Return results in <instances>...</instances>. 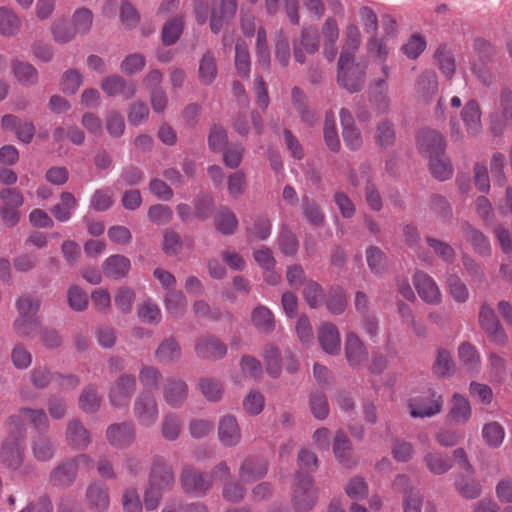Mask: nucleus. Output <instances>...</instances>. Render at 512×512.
Here are the masks:
<instances>
[{"instance_id": "a878e982", "label": "nucleus", "mask_w": 512, "mask_h": 512, "mask_svg": "<svg viewBox=\"0 0 512 512\" xmlns=\"http://www.w3.org/2000/svg\"><path fill=\"white\" fill-rule=\"evenodd\" d=\"M131 269L130 260L123 255H112L102 264L103 274L112 280L124 278Z\"/></svg>"}, {"instance_id": "6e6d98bb", "label": "nucleus", "mask_w": 512, "mask_h": 512, "mask_svg": "<svg viewBox=\"0 0 512 512\" xmlns=\"http://www.w3.org/2000/svg\"><path fill=\"white\" fill-rule=\"evenodd\" d=\"M375 142L381 148H388L395 142V130L391 122L383 120L375 132Z\"/></svg>"}, {"instance_id": "338daca9", "label": "nucleus", "mask_w": 512, "mask_h": 512, "mask_svg": "<svg viewBox=\"0 0 512 512\" xmlns=\"http://www.w3.org/2000/svg\"><path fill=\"white\" fill-rule=\"evenodd\" d=\"M434 372L441 376H448L455 370L451 353L445 349H439L433 366Z\"/></svg>"}, {"instance_id": "aec40b11", "label": "nucleus", "mask_w": 512, "mask_h": 512, "mask_svg": "<svg viewBox=\"0 0 512 512\" xmlns=\"http://www.w3.org/2000/svg\"><path fill=\"white\" fill-rule=\"evenodd\" d=\"M238 8L237 0H221L219 6L212 9L210 15V29L213 33L218 34L222 28L229 24Z\"/></svg>"}, {"instance_id": "39448f33", "label": "nucleus", "mask_w": 512, "mask_h": 512, "mask_svg": "<svg viewBox=\"0 0 512 512\" xmlns=\"http://www.w3.org/2000/svg\"><path fill=\"white\" fill-rule=\"evenodd\" d=\"M133 414L141 427L149 428L155 425L159 417L155 397L147 391L139 394L133 404Z\"/></svg>"}, {"instance_id": "7ed1b4c3", "label": "nucleus", "mask_w": 512, "mask_h": 512, "mask_svg": "<svg viewBox=\"0 0 512 512\" xmlns=\"http://www.w3.org/2000/svg\"><path fill=\"white\" fill-rule=\"evenodd\" d=\"M25 437V428H21L19 431L9 429V435L3 441L0 452V462L5 468L17 471L22 466L25 451Z\"/></svg>"}, {"instance_id": "c85d7f7f", "label": "nucleus", "mask_w": 512, "mask_h": 512, "mask_svg": "<svg viewBox=\"0 0 512 512\" xmlns=\"http://www.w3.org/2000/svg\"><path fill=\"white\" fill-rule=\"evenodd\" d=\"M472 415L469 400L459 393H454L451 398V407L448 416L456 424L467 423Z\"/></svg>"}, {"instance_id": "a18cd8bd", "label": "nucleus", "mask_w": 512, "mask_h": 512, "mask_svg": "<svg viewBox=\"0 0 512 512\" xmlns=\"http://www.w3.org/2000/svg\"><path fill=\"white\" fill-rule=\"evenodd\" d=\"M144 180V173L141 168L135 165H127L122 168L119 177L117 178L116 185L118 187H131L137 186Z\"/></svg>"}, {"instance_id": "72a5a7b5", "label": "nucleus", "mask_w": 512, "mask_h": 512, "mask_svg": "<svg viewBox=\"0 0 512 512\" xmlns=\"http://www.w3.org/2000/svg\"><path fill=\"white\" fill-rule=\"evenodd\" d=\"M201 394L209 402H219L224 394L223 383L213 377H201L197 384Z\"/></svg>"}, {"instance_id": "603ef678", "label": "nucleus", "mask_w": 512, "mask_h": 512, "mask_svg": "<svg viewBox=\"0 0 512 512\" xmlns=\"http://www.w3.org/2000/svg\"><path fill=\"white\" fill-rule=\"evenodd\" d=\"M455 489L466 499H475L480 496L482 491L481 484L478 481L463 476L456 479Z\"/></svg>"}, {"instance_id": "1a4fd4ad", "label": "nucleus", "mask_w": 512, "mask_h": 512, "mask_svg": "<svg viewBox=\"0 0 512 512\" xmlns=\"http://www.w3.org/2000/svg\"><path fill=\"white\" fill-rule=\"evenodd\" d=\"M413 284L419 297L427 304L438 305L442 294L435 280L427 273L417 270L413 275Z\"/></svg>"}, {"instance_id": "37998d69", "label": "nucleus", "mask_w": 512, "mask_h": 512, "mask_svg": "<svg viewBox=\"0 0 512 512\" xmlns=\"http://www.w3.org/2000/svg\"><path fill=\"white\" fill-rule=\"evenodd\" d=\"M21 26L19 17L9 8L0 7V34L13 36L18 33Z\"/></svg>"}, {"instance_id": "a211bd4d", "label": "nucleus", "mask_w": 512, "mask_h": 512, "mask_svg": "<svg viewBox=\"0 0 512 512\" xmlns=\"http://www.w3.org/2000/svg\"><path fill=\"white\" fill-rule=\"evenodd\" d=\"M218 439L225 447H235L242 439V433L235 416L226 414L218 421Z\"/></svg>"}, {"instance_id": "69168bd1", "label": "nucleus", "mask_w": 512, "mask_h": 512, "mask_svg": "<svg viewBox=\"0 0 512 512\" xmlns=\"http://www.w3.org/2000/svg\"><path fill=\"white\" fill-rule=\"evenodd\" d=\"M15 305L18 315L36 317L40 307V301L31 294H24L17 299Z\"/></svg>"}, {"instance_id": "423d86ee", "label": "nucleus", "mask_w": 512, "mask_h": 512, "mask_svg": "<svg viewBox=\"0 0 512 512\" xmlns=\"http://www.w3.org/2000/svg\"><path fill=\"white\" fill-rule=\"evenodd\" d=\"M506 127H512V91L503 89L498 107L490 117V129L494 135L503 133Z\"/></svg>"}, {"instance_id": "774afa93", "label": "nucleus", "mask_w": 512, "mask_h": 512, "mask_svg": "<svg viewBox=\"0 0 512 512\" xmlns=\"http://www.w3.org/2000/svg\"><path fill=\"white\" fill-rule=\"evenodd\" d=\"M69 307L74 311H84L88 306V298L85 291L77 285H72L67 291Z\"/></svg>"}, {"instance_id": "ea45409f", "label": "nucleus", "mask_w": 512, "mask_h": 512, "mask_svg": "<svg viewBox=\"0 0 512 512\" xmlns=\"http://www.w3.org/2000/svg\"><path fill=\"white\" fill-rule=\"evenodd\" d=\"M366 261L369 269L376 276L382 277L387 271V258L378 247L371 246L366 250Z\"/></svg>"}, {"instance_id": "052dcab7", "label": "nucleus", "mask_w": 512, "mask_h": 512, "mask_svg": "<svg viewBox=\"0 0 512 512\" xmlns=\"http://www.w3.org/2000/svg\"><path fill=\"white\" fill-rule=\"evenodd\" d=\"M162 379L160 370L156 367L145 365L139 371V380L146 390H154L159 387Z\"/></svg>"}, {"instance_id": "b1692460", "label": "nucleus", "mask_w": 512, "mask_h": 512, "mask_svg": "<svg viewBox=\"0 0 512 512\" xmlns=\"http://www.w3.org/2000/svg\"><path fill=\"white\" fill-rule=\"evenodd\" d=\"M268 471L267 462L260 457H249L239 468V478L243 482H254L263 478Z\"/></svg>"}, {"instance_id": "bb28decb", "label": "nucleus", "mask_w": 512, "mask_h": 512, "mask_svg": "<svg viewBox=\"0 0 512 512\" xmlns=\"http://www.w3.org/2000/svg\"><path fill=\"white\" fill-rule=\"evenodd\" d=\"M66 440L73 449L84 450L91 443V436L89 431L74 419L67 424Z\"/></svg>"}, {"instance_id": "473e14b6", "label": "nucleus", "mask_w": 512, "mask_h": 512, "mask_svg": "<svg viewBox=\"0 0 512 512\" xmlns=\"http://www.w3.org/2000/svg\"><path fill=\"white\" fill-rule=\"evenodd\" d=\"M251 321L255 328L262 333L269 334L275 328L274 315L269 308L258 305L251 313Z\"/></svg>"}, {"instance_id": "0eeeda50", "label": "nucleus", "mask_w": 512, "mask_h": 512, "mask_svg": "<svg viewBox=\"0 0 512 512\" xmlns=\"http://www.w3.org/2000/svg\"><path fill=\"white\" fill-rule=\"evenodd\" d=\"M27 421L39 432H47L49 429V419L43 409L21 408L17 415H12L7 420L8 429L24 428L22 422Z\"/></svg>"}, {"instance_id": "f3484780", "label": "nucleus", "mask_w": 512, "mask_h": 512, "mask_svg": "<svg viewBox=\"0 0 512 512\" xmlns=\"http://www.w3.org/2000/svg\"><path fill=\"white\" fill-rule=\"evenodd\" d=\"M85 503L92 512H106L110 505L107 486L99 481L91 482L86 489Z\"/></svg>"}, {"instance_id": "13d9d810", "label": "nucleus", "mask_w": 512, "mask_h": 512, "mask_svg": "<svg viewBox=\"0 0 512 512\" xmlns=\"http://www.w3.org/2000/svg\"><path fill=\"white\" fill-rule=\"evenodd\" d=\"M101 404V397L93 386L87 387L79 397V406L86 413L96 412Z\"/></svg>"}, {"instance_id": "4be33fe9", "label": "nucleus", "mask_w": 512, "mask_h": 512, "mask_svg": "<svg viewBox=\"0 0 512 512\" xmlns=\"http://www.w3.org/2000/svg\"><path fill=\"white\" fill-rule=\"evenodd\" d=\"M318 341L324 352L337 355L341 350V340L337 327L329 322L323 323L318 330Z\"/></svg>"}, {"instance_id": "49530a36", "label": "nucleus", "mask_w": 512, "mask_h": 512, "mask_svg": "<svg viewBox=\"0 0 512 512\" xmlns=\"http://www.w3.org/2000/svg\"><path fill=\"white\" fill-rule=\"evenodd\" d=\"M429 166L432 175L440 181H445L453 175V166L444 153L430 159Z\"/></svg>"}, {"instance_id": "e2e57ef3", "label": "nucleus", "mask_w": 512, "mask_h": 512, "mask_svg": "<svg viewBox=\"0 0 512 512\" xmlns=\"http://www.w3.org/2000/svg\"><path fill=\"white\" fill-rule=\"evenodd\" d=\"M112 204L113 192L109 187L97 189L90 199V207L96 211L108 210Z\"/></svg>"}, {"instance_id": "9b49d317", "label": "nucleus", "mask_w": 512, "mask_h": 512, "mask_svg": "<svg viewBox=\"0 0 512 512\" xmlns=\"http://www.w3.org/2000/svg\"><path fill=\"white\" fill-rule=\"evenodd\" d=\"M181 484L185 492L204 496L212 487V480L192 467H185L181 473Z\"/></svg>"}, {"instance_id": "cd10ccee", "label": "nucleus", "mask_w": 512, "mask_h": 512, "mask_svg": "<svg viewBox=\"0 0 512 512\" xmlns=\"http://www.w3.org/2000/svg\"><path fill=\"white\" fill-rule=\"evenodd\" d=\"M414 89L418 99L425 102L430 101L438 90L436 74L430 70L422 72L416 80Z\"/></svg>"}, {"instance_id": "58836bf2", "label": "nucleus", "mask_w": 512, "mask_h": 512, "mask_svg": "<svg viewBox=\"0 0 512 512\" xmlns=\"http://www.w3.org/2000/svg\"><path fill=\"white\" fill-rule=\"evenodd\" d=\"M13 73L23 86H32L38 81L37 70L29 63L15 60L12 63Z\"/></svg>"}, {"instance_id": "4c0bfd02", "label": "nucleus", "mask_w": 512, "mask_h": 512, "mask_svg": "<svg viewBox=\"0 0 512 512\" xmlns=\"http://www.w3.org/2000/svg\"><path fill=\"white\" fill-rule=\"evenodd\" d=\"M427 469L435 475H442L452 467L451 459L440 452L430 451L424 456Z\"/></svg>"}, {"instance_id": "2eb2a0df", "label": "nucleus", "mask_w": 512, "mask_h": 512, "mask_svg": "<svg viewBox=\"0 0 512 512\" xmlns=\"http://www.w3.org/2000/svg\"><path fill=\"white\" fill-rule=\"evenodd\" d=\"M106 439L115 448L129 447L136 439L135 427L127 421L111 424L107 427Z\"/></svg>"}, {"instance_id": "4468645a", "label": "nucleus", "mask_w": 512, "mask_h": 512, "mask_svg": "<svg viewBox=\"0 0 512 512\" xmlns=\"http://www.w3.org/2000/svg\"><path fill=\"white\" fill-rule=\"evenodd\" d=\"M101 89L110 97H122L124 100L133 98L137 86L133 81H127L119 75H110L103 78Z\"/></svg>"}, {"instance_id": "bf43d9fd", "label": "nucleus", "mask_w": 512, "mask_h": 512, "mask_svg": "<svg viewBox=\"0 0 512 512\" xmlns=\"http://www.w3.org/2000/svg\"><path fill=\"white\" fill-rule=\"evenodd\" d=\"M93 14L87 8L77 9L72 16V28L77 34H86L92 27Z\"/></svg>"}, {"instance_id": "c03bdc74", "label": "nucleus", "mask_w": 512, "mask_h": 512, "mask_svg": "<svg viewBox=\"0 0 512 512\" xmlns=\"http://www.w3.org/2000/svg\"><path fill=\"white\" fill-rule=\"evenodd\" d=\"M165 307L174 317H181L187 307V300L182 291L172 289L165 296Z\"/></svg>"}, {"instance_id": "8fccbe9b", "label": "nucleus", "mask_w": 512, "mask_h": 512, "mask_svg": "<svg viewBox=\"0 0 512 512\" xmlns=\"http://www.w3.org/2000/svg\"><path fill=\"white\" fill-rule=\"evenodd\" d=\"M264 359L267 373L274 378L278 377L282 370V358L279 349L273 344H268L264 350Z\"/></svg>"}, {"instance_id": "5fc2aeb1", "label": "nucleus", "mask_w": 512, "mask_h": 512, "mask_svg": "<svg viewBox=\"0 0 512 512\" xmlns=\"http://www.w3.org/2000/svg\"><path fill=\"white\" fill-rule=\"evenodd\" d=\"M105 128L112 138H120L125 131L123 116L116 110H110L105 115Z\"/></svg>"}, {"instance_id": "393cba45", "label": "nucleus", "mask_w": 512, "mask_h": 512, "mask_svg": "<svg viewBox=\"0 0 512 512\" xmlns=\"http://www.w3.org/2000/svg\"><path fill=\"white\" fill-rule=\"evenodd\" d=\"M155 357L160 364L170 365L180 361L182 349L173 337L163 339L155 350Z\"/></svg>"}, {"instance_id": "412c9836", "label": "nucleus", "mask_w": 512, "mask_h": 512, "mask_svg": "<svg viewBox=\"0 0 512 512\" xmlns=\"http://www.w3.org/2000/svg\"><path fill=\"white\" fill-rule=\"evenodd\" d=\"M345 356L349 365L354 368L361 366L368 359L364 343L354 332H349L346 335Z\"/></svg>"}, {"instance_id": "5701e85b", "label": "nucleus", "mask_w": 512, "mask_h": 512, "mask_svg": "<svg viewBox=\"0 0 512 512\" xmlns=\"http://www.w3.org/2000/svg\"><path fill=\"white\" fill-rule=\"evenodd\" d=\"M461 119L470 136H478L482 132L481 109L475 99H470L461 110Z\"/></svg>"}, {"instance_id": "de8ad7c7", "label": "nucleus", "mask_w": 512, "mask_h": 512, "mask_svg": "<svg viewBox=\"0 0 512 512\" xmlns=\"http://www.w3.org/2000/svg\"><path fill=\"white\" fill-rule=\"evenodd\" d=\"M279 3L285 5L287 17L294 25L299 24L298 0H265L266 10L269 14H275L278 11Z\"/></svg>"}, {"instance_id": "dca6fc26", "label": "nucleus", "mask_w": 512, "mask_h": 512, "mask_svg": "<svg viewBox=\"0 0 512 512\" xmlns=\"http://www.w3.org/2000/svg\"><path fill=\"white\" fill-rule=\"evenodd\" d=\"M408 406L412 417H431L440 412L442 400L440 396L429 393L412 398Z\"/></svg>"}, {"instance_id": "f257e3e1", "label": "nucleus", "mask_w": 512, "mask_h": 512, "mask_svg": "<svg viewBox=\"0 0 512 512\" xmlns=\"http://www.w3.org/2000/svg\"><path fill=\"white\" fill-rule=\"evenodd\" d=\"M174 484V474L170 465L162 457H156L149 477V485L144 494L146 510L157 509L162 494Z\"/></svg>"}, {"instance_id": "ddd939ff", "label": "nucleus", "mask_w": 512, "mask_h": 512, "mask_svg": "<svg viewBox=\"0 0 512 512\" xmlns=\"http://www.w3.org/2000/svg\"><path fill=\"white\" fill-rule=\"evenodd\" d=\"M189 388L181 378L167 377L163 386V399L172 408L181 407L188 398Z\"/></svg>"}, {"instance_id": "680f3d73", "label": "nucleus", "mask_w": 512, "mask_h": 512, "mask_svg": "<svg viewBox=\"0 0 512 512\" xmlns=\"http://www.w3.org/2000/svg\"><path fill=\"white\" fill-rule=\"evenodd\" d=\"M310 409L313 416L319 420L325 419L329 414L327 398L322 391L312 392L310 395Z\"/></svg>"}, {"instance_id": "3c124183", "label": "nucleus", "mask_w": 512, "mask_h": 512, "mask_svg": "<svg viewBox=\"0 0 512 512\" xmlns=\"http://www.w3.org/2000/svg\"><path fill=\"white\" fill-rule=\"evenodd\" d=\"M449 294L458 303H465L469 299V290L466 284L456 274H450L446 280Z\"/></svg>"}, {"instance_id": "09e8293b", "label": "nucleus", "mask_w": 512, "mask_h": 512, "mask_svg": "<svg viewBox=\"0 0 512 512\" xmlns=\"http://www.w3.org/2000/svg\"><path fill=\"white\" fill-rule=\"evenodd\" d=\"M235 66L242 77H249L251 67L250 55L247 45L241 40H238L235 46Z\"/></svg>"}, {"instance_id": "79ce46f5", "label": "nucleus", "mask_w": 512, "mask_h": 512, "mask_svg": "<svg viewBox=\"0 0 512 512\" xmlns=\"http://www.w3.org/2000/svg\"><path fill=\"white\" fill-rule=\"evenodd\" d=\"M482 438L490 448H498L504 441L505 430L500 423L491 421L483 426Z\"/></svg>"}, {"instance_id": "4d7b16f0", "label": "nucleus", "mask_w": 512, "mask_h": 512, "mask_svg": "<svg viewBox=\"0 0 512 512\" xmlns=\"http://www.w3.org/2000/svg\"><path fill=\"white\" fill-rule=\"evenodd\" d=\"M326 306L330 313L334 315L342 314L347 306L345 292L339 287L331 288L326 300Z\"/></svg>"}, {"instance_id": "864d4df0", "label": "nucleus", "mask_w": 512, "mask_h": 512, "mask_svg": "<svg viewBox=\"0 0 512 512\" xmlns=\"http://www.w3.org/2000/svg\"><path fill=\"white\" fill-rule=\"evenodd\" d=\"M324 139L331 151L338 152L340 150V140L336 129L335 116L332 112L326 114Z\"/></svg>"}, {"instance_id": "f704fd0d", "label": "nucleus", "mask_w": 512, "mask_h": 512, "mask_svg": "<svg viewBox=\"0 0 512 512\" xmlns=\"http://www.w3.org/2000/svg\"><path fill=\"white\" fill-rule=\"evenodd\" d=\"M211 210V202L209 200L204 201L203 203H196V212L193 217L192 208L185 203H180L176 207V212L182 222H187L191 220L196 221H205L208 214Z\"/></svg>"}, {"instance_id": "c756f323", "label": "nucleus", "mask_w": 512, "mask_h": 512, "mask_svg": "<svg viewBox=\"0 0 512 512\" xmlns=\"http://www.w3.org/2000/svg\"><path fill=\"white\" fill-rule=\"evenodd\" d=\"M77 475L75 463L66 459L59 463L50 473V481L54 486L67 487L73 483Z\"/></svg>"}, {"instance_id": "a19ab883", "label": "nucleus", "mask_w": 512, "mask_h": 512, "mask_svg": "<svg viewBox=\"0 0 512 512\" xmlns=\"http://www.w3.org/2000/svg\"><path fill=\"white\" fill-rule=\"evenodd\" d=\"M182 430V421L174 413H166L161 420V435L167 441H176Z\"/></svg>"}, {"instance_id": "0e129e2a", "label": "nucleus", "mask_w": 512, "mask_h": 512, "mask_svg": "<svg viewBox=\"0 0 512 512\" xmlns=\"http://www.w3.org/2000/svg\"><path fill=\"white\" fill-rule=\"evenodd\" d=\"M135 299L136 295L134 290L126 286L120 287L114 296L117 309L124 314H128L132 311Z\"/></svg>"}, {"instance_id": "c9c22d12", "label": "nucleus", "mask_w": 512, "mask_h": 512, "mask_svg": "<svg viewBox=\"0 0 512 512\" xmlns=\"http://www.w3.org/2000/svg\"><path fill=\"white\" fill-rule=\"evenodd\" d=\"M333 451L336 459L345 467L354 464L350 440L342 431H338L335 437Z\"/></svg>"}, {"instance_id": "7c9ffc66", "label": "nucleus", "mask_w": 512, "mask_h": 512, "mask_svg": "<svg viewBox=\"0 0 512 512\" xmlns=\"http://www.w3.org/2000/svg\"><path fill=\"white\" fill-rule=\"evenodd\" d=\"M218 74V67L214 53L207 50L199 60L198 78L204 85L212 84Z\"/></svg>"}, {"instance_id": "6ab92c4d", "label": "nucleus", "mask_w": 512, "mask_h": 512, "mask_svg": "<svg viewBox=\"0 0 512 512\" xmlns=\"http://www.w3.org/2000/svg\"><path fill=\"white\" fill-rule=\"evenodd\" d=\"M194 349L199 358L214 361L223 358L227 353L226 345L211 335L199 337Z\"/></svg>"}, {"instance_id": "f8f14e48", "label": "nucleus", "mask_w": 512, "mask_h": 512, "mask_svg": "<svg viewBox=\"0 0 512 512\" xmlns=\"http://www.w3.org/2000/svg\"><path fill=\"white\" fill-rule=\"evenodd\" d=\"M417 146L422 155L432 159L444 153L446 143L441 133L424 129L418 133Z\"/></svg>"}, {"instance_id": "9d476101", "label": "nucleus", "mask_w": 512, "mask_h": 512, "mask_svg": "<svg viewBox=\"0 0 512 512\" xmlns=\"http://www.w3.org/2000/svg\"><path fill=\"white\" fill-rule=\"evenodd\" d=\"M136 389V378L123 374L112 384L109 390V401L114 407H125Z\"/></svg>"}, {"instance_id": "2f4dec72", "label": "nucleus", "mask_w": 512, "mask_h": 512, "mask_svg": "<svg viewBox=\"0 0 512 512\" xmlns=\"http://www.w3.org/2000/svg\"><path fill=\"white\" fill-rule=\"evenodd\" d=\"M458 357L465 370L477 373L481 366V358L476 347L468 342L462 343L458 349Z\"/></svg>"}, {"instance_id": "f03ea898", "label": "nucleus", "mask_w": 512, "mask_h": 512, "mask_svg": "<svg viewBox=\"0 0 512 512\" xmlns=\"http://www.w3.org/2000/svg\"><path fill=\"white\" fill-rule=\"evenodd\" d=\"M337 66L338 85L350 93L360 91L366 79L365 64L356 62L352 53L341 51Z\"/></svg>"}, {"instance_id": "e433bc0d", "label": "nucleus", "mask_w": 512, "mask_h": 512, "mask_svg": "<svg viewBox=\"0 0 512 512\" xmlns=\"http://www.w3.org/2000/svg\"><path fill=\"white\" fill-rule=\"evenodd\" d=\"M31 450L37 461L47 462L54 457V445L47 436L39 435L33 438L31 442Z\"/></svg>"}, {"instance_id": "20e7f679", "label": "nucleus", "mask_w": 512, "mask_h": 512, "mask_svg": "<svg viewBox=\"0 0 512 512\" xmlns=\"http://www.w3.org/2000/svg\"><path fill=\"white\" fill-rule=\"evenodd\" d=\"M317 501V491L308 475L298 474L292 496V504L296 511L307 512Z\"/></svg>"}, {"instance_id": "6e6552de", "label": "nucleus", "mask_w": 512, "mask_h": 512, "mask_svg": "<svg viewBox=\"0 0 512 512\" xmlns=\"http://www.w3.org/2000/svg\"><path fill=\"white\" fill-rule=\"evenodd\" d=\"M479 323L482 329H484L487 333L490 341L500 346L506 345L508 337L502 328L494 310L490 306L486 304L481 306L479 312Z\"/></svg>"}]
</instances>
